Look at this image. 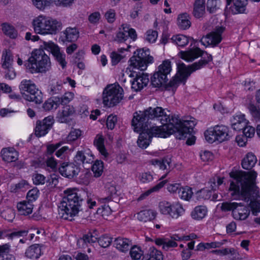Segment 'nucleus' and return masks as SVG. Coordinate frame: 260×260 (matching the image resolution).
<instances>
[{
	"mask_svg": "<svg viewBox=\"0 0 260 260\" xmlns=\"http://www.w3.org/2000/svg\"><path fill=\"white\" fill-rule=\"evenodd\" d=\"M229 191L234 200H241L249 202L248 206L241 202L226 201L221 205V210L224 212H232L234 219L243 221L249 217L250 211L256 216L260 212V196L254 180L257 173L255 171H239L231 172Z\"/></svg>",
	"mask_w": 260,
	"mask_h": 260,
	"instance_id": "nucleus-1",
	"label": "nucleus"
},
{
	"mask_svg": "<svg viewBox=\"0 0 260 260\" xmlns=\"http://www.w3.org/2000/svg\"><path fill=\"white\" fill-rule=\"evenodd\" d=\"M180 57L187 61H192L196 58L203 56V59L196 62L190 66H186L184 63L178 67V72L166 86V89L173 92L181 84H185L187 79L191 73L199 70L212 60L211 55L202 51L200 48L190 49L186 51H181Z\"/></svg>",
	"mask_w": 260,
	"mask_h": 260,
	"instance_id": "nucleus-2",
	"label": "nucleus"
},
{
	"mask_svg": "<svg viewBox=\"0 0 260 260\" xmlns=\"http://www.w3.org/2000/svg\"><path fill=\"white\" fill-rule=\"evenodd\" d=\"M161 126H150L149 122H144L143 127L139 131H134L140 133L145 131L151 138L153 137L166 138L170 135L175 134L178 139H183L185 135L192 131L195 122L191 120L181 122L178 116H172L169 122H164Z\"/></svg>",
	"mask_w": 260,
	"mask_h": 260,
	"instance_id": "nucleus-3",
	"label": "nucleus"
},
{
	"mask_svg": "<svg viewBox=\"0 0 260 260\" xmlns=\"http://www.w3.org/2000/svg\"><path fill=\"white\" fill-rule=\"evenodd\" d=\"M63 193L64 196L58 206L59 212L63 219L72 221L82 210L83 200L76 188H68Z\"/></svg>",
	"mask_w": 260,
	"mask_h": 260,
	"instance_id": "nucleus-4",
	"label": "nucleus"
},
{
	"mask_svg": "<svg viewBox=\"0 0 260 260\" xmlns=\"http://www.w3.org/2000/svg\"><path fill=\"white\" fill-rule=\"evenodd\" d=\"M161 118L162 123L169 122L170 116L165 112V109L160 107L152 108L149 107L144 111L135 112L132 120V125L134 131H139L143 127L144 122H148L149 119Z\"/></svg>",
	"mask_w": 260,
	"mask_h": 260,
	"instance_id": "nucleus-5",
	"label": "nucleus"
},
{
	"mask_svg": "<svg viewBox=\"0 0 260 260\" xmlns=\"http://www.w3.org/2000/svg\"><path fill=\"white\" fill-rule=\"evenodd\" d=\"M25 66L28 72L31 74L45 73L51 69L50 57L41 49L32 52Z\"/></svg>",
	"mask_w": 260,
	"mask_h": 260,
	"instance_id": "nucleus-6",
	"label": "nucleus"
},
{
	"mask_svg": "<svg viewBox=\"0 0 260 260\" xmlns=\"http://www.w3.org/2000/svg\"><path fill=\"white\" fill-rule=\"evenodd\" d=\"M34 31L42 35H55L61 28V23L50 17L39 15L33 20Z\"/></svg>",
	"mask_w": 260,
	"mask_h": 260,
	"instance_id": "nucleus-7",
	"label": "nucleus"
},
{
	"mask_svg": "<svg viewBox=\"0 0 260 260\" xmlns=\"http://www.w3.org/2000/svg\"><path fill=\"white\" fill-rule=\"evenodd\" d=\"M19 87L24 99L26 101L36 104L42 102V94L32 80L24 79L21 82Z\"/></svg>",
	"mask_w": 260,
	"mask_h": 260,
	"instance_id": "nucleus-8",
	"label": "nucleus"
},
{
	"mask_svg": "<svg viewBox=\"0 0 260 260\" xmlns=\"http://www.w3.org/2000/svg\"><path fill=\"white\" fill-rule=\"evenodd\" d=\"M123 98V89L117 84L108 85L103 93V103L110 107L118 104Z\"/></svg>",
	"mask_w": 260,
	"mask_h": 260,
	"instance_id": "nucleus-9",
	"label": "nucleus"
},
{
	"mask_svg": "<svg viewBox=\"0 0 260 260\" xmlns=\"http://www.w3.org/2000/svg\"><path fill=\"white\" fill-rule=\"evenodd\" d=\"M153 61V57L150 55L149 50L142 48L138 49L135 52V55L129 59L128 63L130 69H138L144 71L146 69L147 64Z\"/></svg>",
	"mask_w": 260,
	"mask_h": 260,
	"instance_id": "nucleus-10",
	"label": "nucleus"
},
{
	"mask_svg": "<svg viewBox=\"0 0 260 260\" xmlns=\"http://www.w3.org/2000/svg\"><path fill=\"white\" fill-rule=\"evenodd\" d=\"M204 135L206 140L210 143L215 141L219 142L228 141L231 137L229 128L223 125H217L210 128L205 131Z\"/></svg>",
	"mask_w": 260,
	"mask_h": 260,
	"instance_id": "nucleus-11",
	"label": "nucleus"
},
{
	"mask_svg": "<svg viewBox=\"0 0 260 260\" xmlns=\"http://www.w3.org/2000/svg\"><path fill=\"white\" fill-rule=\"evenodd\" d=\"M172 70L171 62L165 60L158 67L157 71L151 78V83L154 87H159L168 80V75Z\"/></svg>",
	"mask_w": 260,
	"mask_h": 260,
	"instance_id": "nucleus-12",
	"label": "nucleus"
},
{
	"mask_svg": "<svg viewBox=\"0 0 260 260\" xmlns=\"http://www.w3.org/2000/svg\"><path fill=\"white\" fill-rule=\"evenodd\" d=\"M111 192H114L111 193L110 196L102 198L99 199V202L103 204L102 205V208H99L98 212L102 214V216L104 218L109 216L113 211L112 208L113 205H117L116 202H113V200L116 198V194L115 192V188L114 187L110 188Z\"/></svg>",
	"mask_w": 260,
	"mask_h": 260,
	"instance_id": "nucleus-13",
	"label": "nucleus"
},
{
	"mask_svg": "<svg viewBox=\"0 0 260 260\" xmlns=\"http://www.w3.org/2000/svg\"><path fill=\"white\" fill-rule=\"evenodd\" d=\"M130 38L133 41H135L137 38V34L136 30L130 27L127 24H122L119 30L117 32L115 40L119 43L124 42Z\"/></svg>",
	"mask_w": 260,
	"mask_h": 260,
	"instance_id": "nucleus-14",
	"label": "nucleus"
},
{
	"mask_svg": "<svg viewBox=\"0 0 260 260\" xmlns=\"http://www.w3.org/2000/svg\"><path fill=\"white\" fill-rule=\"evenodd\" d=\"M45 49L50 51L55 58L56 61L63 69L67 66L66 61V55L62 52L60 51L58 46L52 42H44Z\"/></svg>",
	"mask_w": 260,
	"mask_h": 260,
	"instance_id": "nucleus-15",
	"label": "nucleus"
},
{
	"mask_svg": "<svg viewBox=\"0 0 260 260\" xmlns=\"http://www.w3.org/2000/svg\"><path fill=\"white\" fill-rule=\"evenodd\" d=\"M54 120L52 116H49L45 118L42 121L36 122L35 134L37 137L44 136L52 127Z\"/></svg>",
	"mask_w": 260,
	"mask_h": 260,
	"instance_id": "nucleus-16",
	"label": "nucleus"
},
{
	"mask_svg": "<svg viewBox=\"0 0 260 260\" xmlns=\"http://www.w3.org/2000/svg\"><path fill=\"white\" fill-rule=\"evenodd\" d=\"M225 30L223 26H218L213 31L208 34L201 40L202 44L207 43L208 45H216L219 44L222 39L221 35Z\"/></svg>",
	"mask_w": 260,
	"mask_h": 260,
	"instance_id": "nucleus-17",
	"label": "nucleus"
},
{
	"mask_svg": "<svg viewBox=\"0 0 260 260\" xmlns=\"http://www.w3.org/2000/svg\"><path fill=\"white\" fill-rule=\"evenodd\" d=\"M230 6L226 4V10L229 13L235 15L238 14L246 13V6L248 4L247 0H233Z\"/></svg>",
	"mask_w": 260,
	"mask_h": 260,
	"instance_id": "nucleus-18",
	"label": "nucleus"
},
{
	"mask_svg": "<svg viewBox=\"0 0 260 260\" xmlns=\"http://www.w3.org/2000/svg\"><path fill=\"white\" fill-rule=\"evenodd\" d=\"M59 172L62 176L72 178L77 174L78 168L73 163L63 162L59 168Z\"/></svg>",
	"mask_w": 260,
	"mask_h": 260,
	"instance_id": "nucleus-19",
	"label": "nucleus"
},
{
	"mask_svg": "<svg viewBox=\"0 0 260 260\" xmlns=\"http://www.w3.org/2000/svg\"><path fill=\"white\" fill-rule=\"evenodd\" d=\"M149 80L148 76L147 74L142 73L137 75L132 82V88L136 91H139L147 85Z\"/></svg>",
	"mask_w": 260,
	"mask_h": 260,
	"instance_id": "nucleus-20",
	"label": "nucleus"
},
{
	"mask_svg": "<svg viewBox=\"0 0 260 260\" xmlns=\"http://www.w3.org/2000/svg\"><path fill=\"white\" fill-rule=\"evenodd\" d=\"M75 112L74 108L71 105H66L58 111L57 118L61 123H67L69 121V117Z\"/></svg>",
	"mask_w": 260,
	"mask_h": 260,
	"instance_id": "nucleus-21",
	"label": "nucleus"
},
{
	"mask_svg": "<svg viewBox=\"0 0 260 260\" xmlns=\"http://www.w3.org/2000/svg\"><path fill=\"white\" fill-rule=\"evenodd\" d=\"M43 246L40 244H33L28 247L25 252L26 257L30 259H38L42 254Z\"/></svg>",
	"mask_w": 260,
	"mask_h": 260,
	"instance_id": "nucleus-22",
	"label": "nucleus"
},
{
	"mask_svg": "<svg viewBox=\"0 0 260 260\" xmlns=\"http://www.w3.org/2000/svg\"><path fill=\"white\" fill-rule=\"evenodd\" d=\"M248 124V120L245 118L244 114H238L233 117L232 120V127L236 131L243 129Z\"/></svg>",
	"mask_w": 260,
	"mask_h": 260,
	"instance_id": "nucleus-23",
	"label": "nucleus"
},
{
	"mask_svg": "<svg viewBox=\"0 0 260 260\" xmlns=\"http://www.w3.org/2000/svg\"><path fill=\"white\" fill-rule=\"evenodd\" d=\"M132 245V241L127 238L118 237L114 241V245L116 248L122 252L128 251Z\"/></svg>",
	"mask_w": 260,
	"mask_h": 260,
	"instance_id": "nucleus-24",
	"label": "nucleus"
},
{
	"mask_svg": "<svg viewBox=\"0 0 260 260\" xmlns=\"http://www.w3.org/2000/svg\"><path fill=\"white\" fill-rule=\"evenodd\" d=\"M3 159L8 162L15 161L18 159V153L13 148H4L1 151Z\"/></svg>",
	"mask_w": 260,
	"mask_h": 260,
	"instance_id": "nucleus-25",
	"label": "nucleus"
},
{
	"mask_svg": "<svg viewBox=\"0 0 260 260\" xmlns=\"http://www.w3.org/2000/svg\"><path fill=\"white\" fill-rule=\"evenodd\" d=\"M156 214L157 213L154 210L145 209L137 213L136 217L141 221L147 222L153 220L155 218Z\"/></svg>",
	"mask_w": 260,
	"mask_h": 260,
	"instance_id": "nucleus-26",
	"label": "nucleus"
},
{
	"mask_svg": "<svg viewBox=\"0 0 260 260\" xmlns=\"http://www.w3.org/2000/svg\"><path fill=\"white\" fill-rule=\"evenodd\" d=\"M104 138L102 134H98L94 140V145L96 146V148L102 155L103 158H106L109 154L104 145Z\"/></svg>",
	"mask_w": 260,
	"mask_h": 260,
	"instance_id": "nucleus-27",
	"label": "nucleus"
},
{
	"mask_svg": "<svg viewBox=\"0 0 260 260\" xmlns=\"http://www.w3.org/2000/svg\"><path fill=\"white\" fill-rule=\"evenodd\" d=\"M63 35L64 38L63 42H74L76 41L79 35V31L76 27H67L63 31Z\"/></svg>",
	"mask_w": 260,
	"mask_h": 260,
	"instance_id": "nucleus-28",
	"label": "nucleus"
},
{
	"mask_svg": "<svg viewBox=\"0 0 260 260\" xmlns=\"http://www.w3.org/2000/svg\"><path fill=\"white\" fill-rule=\"evenodd\" d=\"M17 208L19 213L22 215H28L32 212L34 205L30 202L23 201L17 204Z\"/></svg>",
	"mask_w": 260,
	"mask_h": 260,
	"instance_id": "nucleus-29",
	"label": "nucleus"
},
{
	"mask_svg": "<svg viewBox=\"0 0 260 260\" xmlns=\"http://www.w3.org/2000/svg\"><path fill=\"white\" fill-rule=\"evenodd\" d=\"M257 158L252 152H248L243 158L241 162L242 168L245 170L251 169L256 164Z\"/></svg>",
	"mask_w": 260,
	"mask_h": 260,
	"instance_id": "nucleus-30",
	"label": "nucleus"
},
{
	"mask_svg": "<svg viewBox=\"0 0 260 260\" xmlns=\"http://www.w3.org/2000/svg\"><path fill=\"white\" fill-rule=\"evenodd\" d=\"M97 239L96 237L89 233L84 235L82 238L77 241V245L79 248H85L89 245L96 242Z\"/></svg>",
	"mask_w": 260,
	"mask_h": 260,
	"instance_id": "nucleus-31",
	"label": "nucleus"
},
{
	"mask_svg": "<svg viewBox=\"0 0 260 260\" xmlns=\"http://www.w3.org/2000/svg\"><path fill=\"white\" fill-rule=\"evenodd\" d=\"M205 12V1L195 0L193 5V14L197 18L202 17Z\"/></svg>",
	"mask_w": 260,
	"mask_h": 260,
	"instance_id": "nucleus-32",
	"label": "nucleus"
},
{
	"mask_svg": "<svg viewBox=\"0 0 260 260\" xmlns=\"http://www.w3.org/2000/svg\"><path fill=\"white\" fill-rule=\"evenodd\" d=\"M184 212V209L181 204L178 203H172L167 216L173 219H177L182 216Z\"/></svg>",
	"mask_w": 260,
	"mask_h": 260,
	"instance_id": "nucleus-33",
	"label": "nucleus"
},
{
	"mask_svg": "<svg viewBox=\"0 0 260 260\" xmlns=\"http://www.w3.org/2000/svg\"><path fill=\"white\" fill-rule=\"evenodd\" d=\"M139 136L137 144L139 147L145 149L146 148L151 142V138L145 131H141Z\"/></svg>",
	"mask_w": 260,
	"mask_h": 260,
	"instance_id": "nucleus-34",
	"label": "nucleus"
},
{
	"mask_svg": "<svg viewBox=\"0 0 260 260\" xmlns=\"http://www.w3.org/2000/svg\"><path fill=\"white\" fill-rule=\"evenodd\" d=\"M207 213V209L205 206L196 207L191 212V217L195 220H200L204 218Z\"/></svg>",
	"mask_w": 260,
	"mask_h": 260,
	"instance_id": "nucleus-35",
	"label": "nucleus"
},
{
	"mask_svg": "<svg viewBox=\"0 0 260 260\" xmlns=\"http://www.w3.org/2000/svg\"><path fill=\"white\" fill-rule=\"evenodd\" d=\"M13 59L10 51L5 50L2 56V67L3 69L12 67Z\"/></svg>",
	"mask_w": 260,
	"mask_h": 260,
	"instance_id": "nucleus-36",
	"label": "nucleus"
},
{
	"mask_svg": "<svg viewBox=\"0 0 260 260\" xmlns=\"http://www.w3.org/2000/svg\"><path fill=\"white\" fill-rule=\"evenodd\" d=\"M27 234V231L25 230L14 232L11 233H8L6 230L0 231V239H3L5 238H8L9 239L12 240L16 237H21L26 236Z\"/></svg>",
	"mask_w": 260,
	"mask_h": 260,
	"instance_id": "nucleus-37",
	"label": "nucleus"
},
{
	"mask_svg": "<svg viewBox=\"0 0 260 260\" xmlns=\"http://www.w3.org/2000/svg\"><path fill=\"white\" fill-rule=\"evenodd\" d=\"M191 25L189 15L186 13H184L179 15L178 17V25L182 29L188 28Z\"/></svg>",
	"mask_w": 260,
	"mask_h": 260,
	"instance_id": "nucleus-38",
	"label": "nucleus"
},
{
	"mask_svg": "<svg viewBox=\"0 0 260 260\" xmlns=\"http://www.w3.org/2000/svg\"><path fill=\"white\" fill-rule=\"evenodd\" d=\"M59 105V98H50L48 99L43 104V108L46 111L55 110Z\"/></svg>",
	"mask_w": 260,
	"mask_h": 260,
	"instance_id": "nucleus-39",
	"label": "nucleus"
},
{
	"mask_svg": "<svg viewBox=\"0 0 260 260\" xmlns=\"http://www.w3.org/2000/svg\"><path fill=\"white\" fill-rule=\"evenodd\" d=\"M1 215L2 217L8 221H12L15 216V213L12 208L5 207H3L1 211Z\"/></svg>",
	"mask_w": 260,
	"mask_h": 260,
	"instance_id": "nucleus-40",
	"label": "nucleus"
},
{
	"mask_svg": "<svg viewBox=\"0 0 260 260\" xmlns=\"http://www.w3.org/2000/svg\"><path fill=\"white\" fill-rule=\"evenodd\" d=\"M171 40L173 43L180 47H184L189 42L188 38L183 35L173 36Z\"/></svg>",
	"mask_w": 260,
	"mask_h": 260,
	"instance_id": "nucleus-41",
	"label": "nucleus"
},
{
	"mask_svg": "<svg viewBox=\"0 0 260 260\" xmlns=\"http://www.w3.org/2000/svg\"><path fill=\"white\" fill-rule=\"evenodd\" d=\"M148 260H163V255L161 251L154 247L149 248L148 252Z\"/></svg>",
	"mask_w": 260,
	"mask_h": 260,
	"instance_id": "nucleus-42",
	"label": "nucleus"
},
{
	"mask_svg": "<svg viewBox=\"0 0 260 260\" xmlns=\"http://www.w3.org/2000/svg\"><path fill=\"white\" fill-rule=\"evenodd\" d=\"M2 29L3 32L10 38H15L17 36V31L14 27L8 23L2 24Z\"/></svg>",
	"mask_w": 260,
	"mask_h": 260,
	"instance_id": "nucleus-43",
	"label": "nucleus"
},
{
	"mask_svg": "<svg viewBox=\"0 0 260 260\" xmlns=\"http://www.w3.org/2000/svg\"><path fill=\"white\" fill-rule=\"evenodd\" d=\"M82 132L79 129H72L66 138V142L71 143L79 139L82 135ZM65 143V142H64Z\"/></svg>",
	"mask_w": 260,
	"mask_h": 260,
	"instance_id": "nucleus-44",
	"label": "nucleus"
},
{
	"mask_svg": "<svg viewBox=\"0 0 260 260\" xmlns=\"http://www.w3.org/2000/svg\"><path fill=\"white\" fill-rule=\"evenodd\" d=\"M62 89V85L61 82H52L49 85L48 89V92L51 95L59 94Z\"/></svg>",
	"mask_w": 260,
	"mask_h": 260,
	"instance_id": "nucleus-45",
	"label": "nucleus"
},
{
	"mask_svg": "<svg viewBox=\"0 0 260 260\" xmlns=\"http://www.w3.org/2000/svg\"><path fill=\"white\" fill-rule=\"evenodd\" d=\"M178 194L182 199L188 201L192 197L193 192L190 187L186 186L180 188Z\"/></svg>",
	"mask_w": 260,
	"mask_h": 260,
	"instance_id": "nucleus-46",
	"label": "nucleus"
},
{
	"mask_svg": "<svg viewBox=\"0 0 260 260\" xmlns=\"http://www.w3.org/2000/svg\"><path fill=\"white\" fill-rule=\"evenodd\" d=\"M104 169L103 162L101 160H96L92 166V171L95 177H100Z\"/></svg>",
	"mask_w": 260,
	"mask_h": 260,
	"instance_id": "nucleus-47",
	"label": "nucleus"
},
{
	"mask_svg": "<svg viewBox=\"0 0 260 260\" xmlns=\"http://www.w3.org/2000/svg\"><path fill=\"white\" fill-rule=\"evenodd\" d=\"M223 177H220L217 176L212 177L209 182L211 189L213 190L217 189L219 186L223 183Z\"/></svg>",
	"mask_w": 260,
	"mask_h": 260,
	"instance_id": "nucleus-48",
	"label": "nucleus"
},
{
	"mask_svg": "<svg viewBox=\"0 0 260 260\" xmlns=\"http://www.w3.org/2000/svg\"><path fill=\"white\" fill-rule=\"evenodd\" d=\"M170 159L165 158L160 160L154 159L152 160V163L154 165H157L161 170H169L170 168Z\"/></svg>",
	"mask_w": 260,
	"mask_h": 260,
	"instance_id": "nucleus-49",
	"label": "nucleus"
},
{
	"mask_svg": "<svg viewBox=\"0 0 260 260\" xmlns=\"http://www.w3.org/2000/svg\"><path fill=\"white\" fill-rule=\"evenodd\" d=\"M172 204V203L165 200L160 202L158 204V209L160 213L165 215H167L169 213Z\"/></svg>",
	"mask_w": 260,
	"mask_h": 260,
	"instance_id": "nucleus-50",
	"label": "nucleus"
},
{
	"mask_svg": "<svg viewBox=\"0 0 260 260\" xmlns=\"http://www.w3.org/2000/svg\"><path fill=\"white\" fill-rule=\"evenodd\" d=\"M129 254L133 259L137 260L140 259L143 252L139 247L134 246L131 248Z\"/></svg>",
	"mask_w": 260,
	"mask_h": 260,
	"instance_id": "nucleus-51",
	"label": "nucleus"
},
{
	"mask_svg": "<svg viewBox=\"0 0 260 260\" xmlns=\"http://www.w3.org/2000/svg\"><path fill=\"white\" fill-rule=\"evenodd\" d=\"M248 109L253 119L256 121H260V110L257 109L256 107L252 104H250L248 106Z\"/></svg>",
	"mask_w": 260,
	"mask_h": 260,
	"instance_id": "nucleus-52",
	"label": "nucleus"
},
{
	"mask_svg": "<svg viewBox=\"0 0 260 260\" xmlns=\"http://www.w3.org/2000/svg\"><path fill=\"white\" fill-rule=\"evenodd\" d=\"M75 161L78 164L89 163L90 159H88L82 151H78L74 157Z\"/></svg>",
	"mask_w": 260,
	"mask_h": 260,
	"instance_id": "nucleus-53",
	"label": "nucleus"
},
{
	"mask_svg": "<svg viewBox=\"0 0 260 260\" xmlns=\"http://www.w3.org/2000/svg\"><path fill=\"white\" fill-rule=\"evenodd\" d=\"M39 190L37 188H34L29 190L27 193V201L32 203L39 197Z\"/></svg>",
	"mask_w": 260,
	"mask_h": 260,
	"instance_id": "nucleus-54",
	"label": "nucleus"
},
{
	"mask_svg": "<svg viewBox=\"0 0 260 260\" xmlns=\"http://www.w3.org/2000/svg\"><path fill=\"white\" fill-rule=\"evenodd\" d=\"M33 5L39 10H44L50 4V0H31Z\"/></svg>",
	"mask_w": 260,
	"mask_h": 260,
	"instance_id": "nucleus-55",
	"label": "nucleus"
},
{
	"mask_svg": "<svg viewBox=\"0 0 260 260\" xmlns=\"http://www.w3.org/2000/svg\"><path fill=\"white\" fill-rule=\"evenodd\" d=\"M226 256L232 260H239L240 256L238 251L233 248H226Z\"/></svg>",
	"mask_w": 260,
	"mask_h": 260,
	"instance_id": "nucleus-56",
	"label": "nucleus"
},
{
	"mask_svg": "<svg viewBox=\"0 0 260 260\" xmlns=\"http://www.w3.org/2000/svg\"><path fill=\"white\" fill-rule=\"evenodd\" d=\"M157 38V32L152 29L148 30L146 33L145 39L149 43H154Z\"/></svg>",
	"mask_w": 260,
	"mask_h": 260,
	"instance_id": "nucleus-57",
	"label": "nucleus"
},
{
	"mask_svg": "<svg viewBox=\"0 0 260 260\" xmlns=\"http://www.w3.org/2000/svg\"><path fill=\"white\" fill-rule=\"evenodd\" d=\"M74 97V93L72 92H66L64 95L59 99V104H66L71 101Z\"/></svg>",
	"mask_w": 260,
	"mask_h": 260,
	"instance_id": "nucleus-58",
	"label": "nucleus"
},
{
	"mask_svg": "<svg viewBox=\"0 0 260 260\" xmlns=\"http://www.w3.org/2000/svg\"><path fill=\"white\" fill-rule=\"evenodd\" d=\"M111 242V238L106 235L101 237L98 240L99 245L104 248L108 247L110 245Z\"/></svg>",
	"mask_w": 260,
	"mask_h": 260,
	"instance_id": "nucleus-59",
	"label": "nucleus"
},
{
	"mask_svg": "<svg viewBox=\"0 0 260 260\" xmlns=\"http://www.w3.org/2000/svg\"><path fill=\"white\" fill-rule=\"evenodd\" d=\"M243 135L247 138H252L255 134V129L253 127L246 125L243 129Z\"/></svg>",
	"mask_w": 260,
	"mask_h": 260,
	"instance_id": "nucleus-60",
	"label": "nucleus"
},
{
	"mask_svg": "<svg viewBox=\"0 0 260 260\" xmlns=\"http://www.w3.org/2000/svg\"><path fill=\"white\" fill-rule=\"evenodd\" d=\"M46 162L47 168L51 169V171H54L56 170L57 163L54 157H48Z\"/></svg>",
	"mask_w": 260,
	"mask_h": 260,
	"instance_id": "nucleus-61",
	"label": "nucleus"
},
{
	"mask_svg": "<svg viewBox=\"0 0 260 260\" xmlns=\"http://www.w3.org/2000/svg\"><path fill=\"white\" fill-rule=\"evenodd\" d=\"M117 122V117L116 116L109 115L107 120V126L109 129H113Z\"/></svg>",
	"mask_w": 260,
	"mask_h": 260,
	"instance_id": "nucleus-62",
	"label": "nucleus"
},
{
	"mask_svg": "<svg viewBox=\"0 0 260 260\" xmlns=\"http://www.w3.org/2000/svg\"><path fill=\"white\" fill-rule=\"evenodd\" d=\"M201 159L205 162L210 161L213 159V155L208 151H204L200 154Z\"/></svg>",
	"mask_w": 260,
	"mask_h": 260,
	"instance_id": "nucleus-63",
	"label": "nucleus"
},
{
	"mask_svg": "<svg viewBox=\"0 0 260 260\" xmlns=\"http://www.w3.org/2000/svg\"><path fill=\"white\" fill-rule=\"evenodd\" d=\"M32 180L36 185L44 184L45 183L46 178L43 175L37 174L34 176Z\"/></svg>",
	"mask_w": 260,
	"mask_h": 260,
	"instance_id": "nucleus-64",
	"label": "nucleus"
}]
</instances>
